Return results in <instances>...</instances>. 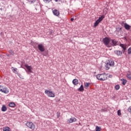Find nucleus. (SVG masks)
Instances as JSON below:
<instances>
[{"instance_id": "f257e3e1", "label": "nucleus", "mask_w": 131, "mask_h": 131, "mask_svg": "<svg viewBox=\"0 0 131 131\" xmlns=\"http://www.w3.org/2000/svg\"><path fill=\"white\" fill-rule=\"evenodd\" d=\"M96 77L98 80L104 81L106 80L108 76L106 74H101L97 75Z\"/></svg>"}, {"instance_id": "f03ea898", "label": "nucleus", "mask_w": 131, "mask_h": 131, "mask_svg": "<svg viewBox=\"0 0 131 131\" xmlns=\"http://www.w3.org/2000/svg\"><path fill=\"white\" fill-rule=\"evenodd\" d=\"M114 65V61L111 60L105 65V69L106 70H109V69H110V67H113Z\"/></svg>"}, {"instance_id": "7ed1b4c3", "label": "nucleus", "mask_w": 131, "mask_h": 131, "mask_svg": "<svg viewBox=\"0 0 131 131\" xmlns=\"http://www.w3.org/2000/svg\"><path fill=\"white\" fill-rule=\"evenodd\" d=\"M0 92L4 93V94H9L10 91L6 86L0 85Z\"/></svg>"}, {"instance_id": "20e7f679", "label": "nucleus", "mask_w": 131, "mask_h": 131, "mask_svg": "<svg viewBox=\"0 0 131 131\" xmlns=\"http://www.w3.org/2000/svg\"><path fill=\"white\" fill-rule=\"evenodd\" d=\"M103 43L107 47V48H111V46L112 45H110V38L105 37L103 39Z\"/></svg>"}, {"instance_id": "39448f33", "label": "nucleus", "mask_w": 131, "mask_h": 131, "mask_svg": "<svg viewBox=\"0 0 131 131\" xmlns=\"http://www.w3.org/2000/svg\"><path fill=\"white\" fill-rule=\"evenodd\" d=\"M45 94L50 98H55V93L51 90H45Z\"/></svg>"}, {"instance_id": "423d86ee", "label": "nucleus", "mask_w": 131, "mask_h": 131, "mask_svg": "<svg viewBox=\"0 0 131 131\" xmlns=\"http://www.w3.org/2000/svg\"><path fill=\"white\" fill-rule=\"evenodd\" d=\"M26 125L33 130L35 129V125L32 122H27L26 123Z\"/></svg>"}, {"instance_id": "0eeeda50", "label": "nucleus", "mask_w": 131, "mask_h": 131, "mask_svg": "<svg viewBox=\"0 0 131 131\" xmlns=\"http://www.w3.org/2000/svg\"><path fill=\"white\" fill-rule=\"evenodd\" d=\"M24 66L27 69L28 74H30V73H32V70H33L32 67L28 66V64L27 63L25 64Z\"/></svg>"}, {"instance_id": "6e6552de", "label": "nucleus", "mask_w": 131, "mask_h": 131, "mask_svg": "<svg viewBox=\"0 0 131 131\" xmlns=\"http://www.w3.org/2000/svg\"><path fill=\"white\" fill-rule=\"evenodd\" d=\"M104 18V15H102L101 17H99L98 19H97L94 25V27H97V26H98V25H99V24L100 23V22H101L102 21V20H103V18Z\"/></svg>"}, {"instance_id": "1a4fd4ad", "label": "nucleus", "mask_w": 131, "mask_h": 131, "mask_svg": "<svg viewBox=\"0 0 131 131\" xmlns=\"http://www.w3.org/2000/svg\"><path fill=\"white\" fill-rule=\"evenodd\" d=\"M38 49L40 52H45L46 51V48L42 44H39L38 45Z\"/></svg>"}, {"instance_id": "9d476101", "label": "nucleus", "mask_w": 131, "mask_h": 131, "mask_svg": "<svg viewBox=\"0 0 131 131\" xmlns=\"http://www.w3.org/2000/svg\"><path fill=\"white\" fill-rule=\"evenodd\" d=\"M76 118H71L67 120V122L69 124L73 123V122H75L76 121Z\"/></svg>"}, {"instance_id": "9b49d317", "label": "nucleus", "mask_w": 131, "mask_h": 131, "mask_svg": "<svg viewBox=\"0 0 131 131\" xmlns=\"http://www.w3.org/2000/svg\"><path fill=\"white\" fill-rule=\"evenodd\" d=\"M53 14L55 15V16H59L60 15V12H59L57 9H54L53 10Z\"/></svg>"}, {"instance_id": "f8f14e48", "label": "nucleus", "mask_w": 131, "mask_h": 131, "mask_svg": "<svg viewBox=\"0 0 131 131\" xmlns=\"http://www.w3.org/2000/svg\"><path fill=\"white\" fill-rule=\"evenodd\" d=\"M11 70L12 72H13V73H15V74H17V75L19 74V73L18 72V69L15 68L14 67H12Z\"/></svg>"}, {"instance_id": "ddd939ff", "label": "nucleus", "mask_w": 131, "mask_h": 131, "mask_svg": "<svg viewBox=\"0 0 131 131\" xmlns=\"http://www.w3.org/2000/svg\"><path fill=\"white\" fill-rule=\"evenodd\" d=\"M112 46L115 47V46H118L119 43H118V41H116L115 39H113L112 40Z\"/></svg>"}, {"instance_id": "4468645a", "label": "nucleus", "mask_w": 131, "mask_h": 131, "mask_svg": "<svg viewBox=\"0 0 131 131\" xmlns=\"http://www.w3.org/2000/svg\"><path fill=\"white\" fill-rule=\"evenodd\" d=\"M120 47H121V48L123 49L124 52H125V51H126V45L120 43Z\"/></svg>"}, {"instance_id": "2eb2a0df", "label": "nucleus", "mask_w": 131, "mask_h": 131, "mask_svg": "<svg viewBox=\"0 0 131 131\" xmlns=\"http://www.w3.org/2000/svg\"><path fill=\"white\" fill-rule=\"evenodd\" d=\"M72 82L74 85H77V84H78V79H74L73 80Z\"/></svg>"}, {"instance_id": "dca6fc26", "label": "nucleus", "mask_w": 131, "mask_h": 131, "mask_svg": "<svg viewBox=\"0 0 131 131\" xmlns=\"http://www.w3.org/2000/svg\"><path fill=\"white\" fill-rule=\"evenodd\" d=\"M8 110V108H7V106H6V105H3L2 108H1V110L3 112H6V111H7V110Z\"/></svg>"}, {"instance_id": "f3484780", "label": "nucleus", "mask_w": 131, "mask_h": 131, "mask_svg": "<svg viewBox=\"0 0 131 131\" xmlns=\"http://www.w3.org/2000/svg\"><path fill=\"white\" fill-rule=\"evenodd\" d=\"M124 28L126 29V30H129L130 29V26L129 25H127V24L125 23L124 24Z\"/></svg>"}, {"instance_id": "a211bd4d", "label": "nucleus", "mask_w": 131, "mask_h": 131, "mask_svg": "<svg viewBox=\"0 0 131 131\" xmlns=\"http://www.w3.org/2000/svg\"><path fill=\"white\" fill-rule=\"evenodd\" d=\"M115 53L117 56H121L122 55V51H115Z\"/></svg>"}, {"instance_id": "6ab92c4d", "label": "nucleus", "mask_w": 131, "mask_h": 131, "mask_svg": "<svg viewBox=\"0 0 131 131\" xmlns=\"http://www.w3.org/2000/svg\"><path fill=\"white\" fill-rule=\"evenodd\" d=\"M79 92H83L84 91V88H83V85H81L80 88L78 89Z\"/></svg>"}, {"instance_id": "aec40b11", "label": "nucleus", "mask_w": 131, "mask_h": 131, "mask_svg": "<svg viewBox=\"0 0 131 131\" xmlns=\"http://www.w3.org/2000/svg\"><path fill=\"white\" fill-rule=\"evenodd\" d=\"M84 88L85 89H89L90 85H91V83H84Z\"/></svg>"}, {"instance_id": "412c9836", "label": "nucleus", "mask_w": 131, "mask_h": 131, "mask_svg": "<svg viewBox=\"0 0 131 131\" xmlns=\"http://www.w3.org/2000/svg\"><path fill=\"white\" fill-rule=\"evenodd\" d=\"M121 81H122V85H125L126 82H127V80H125V79L123 78L121 79Z\"/></svg>"}, {"instance_id": "4be33fe9", "label": "nucleus", "mask_w": 131, "mask_h": 131, "mask_svg": "<svg viewBox=\"0 0 131 131\" xmlns=\"http://www.w3.org/2000/svg\"><path fill=\"white\" fill-rule=\"evenodd\" d=\"M3 131H11V129H10V127H4Z\"/></svg>"}, {"instance_id": "5701e85b", "label": "nucleus", "mask_w": 131, "mask_h": 131, "mask_svg": "<svg viewBox=\"0 0 131 131\" xmlns=\"http://www.w3.org/2000/svg\"><path fill=\"white\" fill-rule=\"evenodd\" d=\"M9 107H15L16 106V104L14 102H11L9 104Z\"/></svg>"}, {"instance_id": "b1692460", "label": "nucleus", "mask_w": 131, "mask_h": 131, "mask_svg": "<svg viewBox=\"0 0 131 131\" xmlns=\"http://www.w3.org/2000/svg\"><path fill=\"white\" fill-rule=\"evenodd\" d=\"M17 75H18L19 78H21V79H24V77L22 76L20 73H18V74H17Z\"/></svg>"}, {"instance_id": "393cba45", "label": "nucleus", "mask_w": 131, "mask_h": 131, "mask_svg": "<svg viewBox=\"0 0 131 131\" xmlns=\"http://www.w3.org/2000/svg\"><path fill=\"white\" fill-rule=\"evenodd\" d=\"M115 90H116L117 91H118V90H119L120 89V86H119V85H116L115 87Z\"/></svg>"}, {"instance_id": "a878e982", "label": "nucleus", "mask_w": 131, "mask_h": 131, "mask_svg": "<svg viewBox=\"0 0 131 131\" xmlns=\"http://www.w3.org/2000/svg\"><path fill=\"white\" fill-rule=\"evenodd\" d=\"M96 131H101V127L96 126Z\"/></svg>"}, {"instance_id": "bb28decb", "label": "nucleus", "mask_w": 131, "mask_h": 131, "mask_svg": "<svg viewBox=\"0 0 131 131\" xmlns=\"http://www.w3.org/2000/svg\"><path fill=\"white\" fill-rule=\"evenodd\" d=\"M9 53H10V55H12V56H14V55L15 54V53L14 52V51L13 50H10Z\"/></svg>"}, {"instance_id": "cd10ccee", "label": "nucleus", "mask_w": 131, "mask_h": 131, "mask_svg": "<svg viewBox=\"0 0 131 131\" xmlns=\"http://www.w3.org/2000/svg\"><path fill=\"white\" fill-rule=\"evenodd\" d=\"M43 1L46 4H49V3H51V2H52V0H43Z\"/></svg>"}, {"instance_id": "c85d7f7f", "label": "nucleus", "mask_w": 131, "mask_h": 131, "mask_svg": "<svg viewBox=\"0 0 131 131\" xmlns=\"http://www.w3.org/2000/svg\"><path fill=\"white\" fill-rule=\"evenodd\" d=\"M126 76H127V78H128L129 79H131V74L130 73L127 74Z\"/></svg>"}, {"instance_id": "c756f323", "label": "nucleus", "mask_w": 131, "mask_h": 131, "mask_svg": "<svg viewBox=\"0 0 131 131\" xmlns=\"http://www.w3.org/2000/svg\"><path fill=\"white\" fill-rule=\"evenodd\" d=\"M128 55H130L131 54V47L129 48L128 49Z\"/></svg>"}, {"instance_id": "7c9ffc66", "label": "nucleus", "mask_w": 131, "mask_h": 131, "mask_svg": "<svg viewBox=\"0 0 131 131\" xmlns=\"http://www.w3.org/2000/svg\"><path fill=\"white\" fill-rule=\"evenodd\" d=\"M118 115L119 116H120V115H121V111H120V110H119L118 111Z\"/></svg>"}, {"instance_id": "2f4dec72", "label": "nucleus", "mask_w": 131, "mask_h": 131, "mask_svg": "<svg viewBox=\"0 0 131 131\" xmlns=\"http://www.w3.org/2000/svg\"><path fill=\"white\" fill-rule=\"evenodd\" d=\"M127 111H128V112H129V113H130L131 114V106H129L128 109Z\"/></svg>"}, {"instance_id": "473e14b6", "label": "nucleus", "mask_w": 131, "mask_h": 131, "mask_svg": "<svg viewBox=\"0 0 131 131\" xmlns=\"http://www.w3.org/2000/svg\"><path fill=\"white\" fill-rule=\"evenodd\" d=\"M57 117L58 118H59V117H60V113H57Z\"/></svg>"}, {"instance_id": "72a5a7b5", "label": "nucleus", "mask_w": 131, "mask_h": 131, "mask_svg": "<svg viewBox=\"0 0 131 131\" xmlns=\"http://www.w3.org/2000/svg\"><path fill=\"white\" fill-rule=\"evenodd\" d=\"M54 1H55V2H56V3H58L61 1V0H54Z\"/></svg>"}, {"instance_id": "f704fd0d", "label": "nucleus", "mask_w": 131, "mask_h": 131, "mask_svg": "<svg viewBox=\"0 0 131 131\" xmlns=\"http://www.w3.org/2000/svg\"><path fill=\"white\" fill-rule=\"evenodd\" d=\"M74 20V18H71V21H72V22H73V21Z\"/></svg>"}, {"instance_id": "c9c22d12", "label": "nucleus", "mask_w": 131, "mask_h": 131, "mask_svg": "<svg viewBox=\"0 0 131 131\" xmlns=\"http://www.w3.org/2000/svg\"><path fill=\"white\" fill-rule=\"evenodd\" d=\"M7 56H9V55L7 54Z\"/></svg>"}]
</instances>
